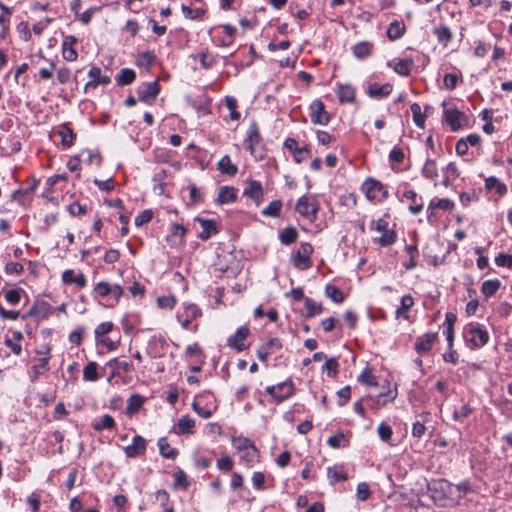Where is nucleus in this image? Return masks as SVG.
<instances>
[{
  "instance_id": "obj_51",
  "label": "nucleus",
  "mask_w": 512,
  "mask_h": 512,
  "mask_svg": "<svg viewBox=\"0 0 512 512\" xmlns=\"http://www.w3.org/2000/svg\"><path fill=\"white\" fill-rule=\"evenodd\" d=\"M339 363L335 358H330L326 360L323 365V370L327 372L329 377H335L338 374Z\"/></svg>"
},
{
  "instance_id": "obj_29",
  "label": "nucleus",
  "mask_w": 512,
  "mask_h": 512,
  "mask_svg": "<svg viewBox=\"0 0 512 512\" xmlns=\"http://www.w3.org/2000/svg\"><path fill=\"white\" fill-rule=\"evenodd\" d=\"M337 95L340 102L352 103L355 99V89L351 85H339Z\"/></svg>"
},
{
  "instance_id": "obj_12",
  "label": "nucleus",
  "mask_w": 512,
  "mask_h": 512,
  "mask_svg": "<svg viewBox=\"0 0 512 512\" xmlns=\"http://www.w3.org/2000/svg\"><path fill=\"white\" fill-rule=\"evenodd\" d=\"M51 306L45 301H37L28 310V312L22 315V319L26 320L30 317L36 319H44L50 314Z\"/></svg>"
},
{
  "instance_id": "obj_34",
  "label": "nucleus",
  "mask_w": 512,
  "mask_h": 512,
  "mask_svg": "<svg viewBox=\"0 0 512 512\" xmlns=\"http://www.w3.org/2000/svg\"><path fill=\"white\" fill-rule=\"evenodd\" d=\"M95 431H102L104 429L112 430L115 427V421L109 414L103 415L100 420L96 421L92 425Z\"/></svg>"
},
{
  "instance_id": "obj_22",
  "label": "nucleus",
  "mask_w": 512,
  "mask_h": 512,
  "mask_svg": "<svg viewBox=\"0 0 512 512\" xmlns=\"http://www.w3.org/2000/svg\"><path fill=\"white\" fill-rule=\"evenodd\" d=\"M414 305V299L410 294L402 296L400 306L396 309V318L409 319V310Z\"/></svg>"
},
{
  "instance_id": "obj_50",
  "label": "nucleus",
  "mask_w": 512,
  "mask_h": 512,
  "mask_svg": "<svg viewBox=\"0 0 512 512\" xmlns=\"http://www.w3.org/2000/svg\"><path fill=\"white\" fill-rule=\"evenodd\" d=\"M327 443L332 448H341L348 446V439L344 436V434L339 433L329 437Z\"/></svg>"
},
{
  "instance_id": "obj_31",
  "label": "nucleus",
  "mask_w": 512,
  "mask_h": 512,
  "mask_svg": "<svg viewBox=\"0 0 512 512\" xmlns=\"http://www.w3.org/2000/svg\"><path fill=\"white\" fill-rule=\"evenodd\" d=\"M58 135L61 138V143L65 147H70L75 139V134L71 128H69L66 124L61 125L58 130Z\"/></svg>"
},
{
  "instance_id": "obj_16",
  "label": "nucleus",
  "mask_w": 512,
  "mask_h": 512,
  "mask_svg": "<svg viewBox=\"0 0 512 512\" xmlns=\"http://www.w3.org/2000/svg\"><path fill=\"white\" fill-rule=\"evenodd\" d=\"M146 449V441L140 436L136 435L133 437L132 444L125 447L124 452L125 455L129 458L137 457L145 452Z\"/></svg>"
},
{
  "instance_id": "obj_27",
  "label": "nucleus",
  "mask_w": 512,
  "mask_h": 512,
  "mask_svg": "<svg viewBox=\"0 0 512 512\" xmlns=\"http://www.w3.org/2000/svg\"><path fill=\"white\" fill-rule=\"evenodd\" d=\"M158 447L160 454L167 459H175L178 455L177 449L170 446L167 439L162 437L158 440Z\"/></svg>"
},
{
  "instance_id": "obj_36",
  "label": "nucleus",
  "mask_w": 512,
  "mask_h": 512,
  "mask_svg": "<svg viewBox=\"0 0 512 512\" xmlns=\"http://www.w3.org/2000/svg\"><path fill=\"white\" fill-rule=\"evenodd\" d=\"M405 32V25L394 21L390 23L388 30H387V36L390 40L394 41L399 39Z\"/></svg>"
},
{
  "instance_id": "obj_11",
  "label": "nucleus",
  "mask_w": 512,
  "mask_h": 512,
  "mask_svg": "<svg viewBox=\"0 0 512 512\" xmlns=\"http://www.w3.org/2000/svg\"><path fill=\"white\" fill-rule=\"evenodd\" d=\"M159 92L160 86L157 81L143 84V86L138 89L140 101L147 104H151L156 99Z\"/></svg>"
},
{
  "instance_id": "obj_59",
  "label": "nucleus",
  "mask_w": 512,
  "mask_h": 512,
  "mask_svg": "<svg viewBox=\"0 0 512 512\" xmlns=\"http://www.w3.org/2000/svg\"><path fill=\"white\" fill-rule=\"evenodd\" d=\"M357 499L360 501H365L370 496L369 486L365 482H361L357 485Z\"/></svg>"
},
{
  "instance_id": "obj_7",
  "label": "nucleus",
  "mask_w": 512,
  "mask_h": 512,
  "mask_svg": "<svg viewBox=\"0 0 512 512\" xmlns=\"http://www.w3.org/2000/svg\"><path fill=\"white\" fill-rule=\"evenodd\" d=\"M250 335V330L247 326L239 327L235 334L231 335L227 339V345L238 352L245 350L248 346L245 344V340Z\"/></svg>"
},
{
  "instance_id": "obj_54",
  "label": "nucleus",
  "mask_w": 512,
  "mask_h": 512,
  "mask_svg": "<svg viewBox=\"0 0 512 512\" xmlns=\"http://www.w3.org/2000/svg\"><path fill=\"white\" fill-rule=\"evenodd\" d=\"M153 213L151 210H144L138 216L135 217V225L141 227L151 221Z\"/></svg>"
},
{
  "instance_id": "obj_40",
  "label": "nucleus",
  "mask_w": 512,
  "mask_h": 512,
  "mask_svg": "<svg viewBox=\"0 0 512 512\" xmlns=\"http://www.w3.org/2000/svg\"><path fill=\"white\" fill-rule=\"evenodd\" d=\"M304 304L307 309V314H306L307 318H312L318 314H321L323 311L322 305L320 303L315 302L311 298H308V297L305 298Z\"/></svg>"
},
{
  "instance_id": "obj_58",
  "label": "nucleus",
  "mask_w": 512,
  "mask_h": 512,
  "mask_svg": "<svg viewBox=\"0 0 512 512\" xmlns=\"http://www.w3.org/2000/svg\"><path fill=\"white\" fill-rule=\"evenodd\" d=\"M182 11L185 17L189 19H199L205 14L203 9L192 10L190 7L185 5H182Z\"/></svg>"
},
{
  "instance_id": "obj_61",
  "label": "nucleus",
  "mask_w": 512,
  "mask_h": 512,
  "mask_svg": "<svg viewBox=\"0 0 512 512\" xmlns=\"http://www.w3.org/2000/svg\"><path fill=\"white\" fill-rule=\"evenodd\" d=\"M185 309V317L189 319H196L197 317L201 316V310L199 307L195 304H187L184 307Z\"/></svg>"
},
{
  "instance_id": "obj_14",
  "label": "nucleus",
  "mask_w": 512,
  "mask_h": 512,
  "mask_svg": "<svg viewBox=\"0 0 512 512\" xmlns=\"http://www.w3.org/2000/svg\"><path fill=\"white\" fill-rule=\"evenodd\" d=\"M261 136L259 134L256 124H252L247 132L245 139L246 149L249 150L250 154L255 158L258 157L256 147L260 144Z\"/></svg>"
},
{
  "instance_id": "obj_24",
  "label": "nucleus",
  "mask_w": 512,
  "mask_h": 512,
  "mask_svg": "<svg viewBox=\"0 0 512 512\" xmlns=\"http://www.w3.org/2000/svg\"><path fill=\"white\" fill-rule=\"evenodd\" d=\"M237 199L236 189L230 186H222L219 189L217 203L228 204L233 203Z\"/></svg>"
},
{
  "instance_id": "obj_64",
  "label": "nucleus",
  "mask_w": 512,
  "mask_h": 512,
  "mask_svg": "<svg viewBox=\"0 0 512 512\" xmlns=\"http://www.w3.org/2000/svg\"><path fill=\"white\" fill-rule=\"evenodd\" d=\"M495 263L499 267H512V256L501 253L495 258Z\"/></svg>"
},
{
  "instance_id": "obj_4",
  "label": "nucleus",
  "mask_w": 512,
  "mask_h": 512,
  "mask_svg": "<svg viewBox=\"0 0 512 512\" xmlns=\"http://www.w3.org/2000/svg\"><path fill=\"white\" fill-rule=\"evenodd\" d=\"M265 390L276 402L281 403L294 394V384L291 380H287L277 385L268 386Z\"/></svg>"
},
{
  "instance_id": "obj_6",
  "label": "nucleus",
  "mask_w": 512,
  "mask_h": 512,
  "mask_svg": "<svg viewBox=\"0 0 512 512\" xmlns=\"http://www.w3.org/2000/svg\"><path fill=\"white\" fill-rule=\"evenodd\" d=\"M374 224L375 230L381 234L376 240L380 246L387 247L396 242L397 234L394 230L388 228L386 220L378 219Z\"/></svg>"
},
{
  "instance_id": "obj_3",
  "label": "nucleus",
  "mask_w": 512,
  "mask_h": 512,
  "mask_svg": "<svg viewBox=\"0 0 512 512\" xmlns=\"http://www.w3.org/2000/svg\"><path fill=\"white\" fill-rule=\"evenodd\" d=\"M312 253V245L310 243H302L299 249L292 255L291 260L293 265L300 270H306L310 268L312 265Z\"/></svg>"
},
{
  "instance_id": "obj_49",
  "label": "nucleus",
  "mask_w": 512,
  "mask_h": 512,
  "mask_svg": "<svg viewBox=\"0 0 512 512\" xmlns=\"http://www.w3.org/2000/svg\"><path fill=\"white\" fill-rule=\"evenodd\" d=\"M144 403V398L141 395L133 394L128 399L127 412L133 413L140 409Z\"/></svg>"
},
{
  "instance_id": "obj_56",
  "label": "nucleus",
  "mask_w": 512,
  "mask_h": 512,
  "mask_svg": "<svg viewBox=\"0 0 512 512\" xmlns=\"http://www.w3.org/2000/svg\"><path fill=\"white\" fill-rule=\"evenodd\" d=\"M21 292H22L21 289L8 290L5 293V299L7 300V302L9 304L16 305L19 303V301L21 299Z\"/></svg>"
},
{
  "instance_id": "obj_18",
  "label": "nucleus",
  "mask_w": 512,
  "mask_h": 512,
  "mask_svg": "<svg viewBox=\"0 0 512 512\" xmlns=\"http://www.w3.org/2000/svg\"><path fill=\"white\" fill-rule=\"evenodd\" d=\"M437 337L438 334L436 332H427L423 336L418 337L415 343L416 351L418 353H428Z\"/></svg>"
},
{
  "instance_id": "obj_1",
  "label": "nucleus",
  "mask_w": 512,
  "mask_h": 512,
  "mask_svg": "<svg viewBox=\"0 0 512 512\" xmlns=\"http://www.w3.org/2000/svg\"><path fill=\"white\" fill-rule=\"evenodd\" d=\"M463 337L471 349L481 348L489 341L487 330L477 322L468 323L464 327Z\"/></svg>"
},
{
  "instance_id": "obj_19",
  "label": "nucleus",
  "mask_w": 512,
  "mask_h": 512,
  "mask_svg": "<svg viewBox=\"0 0 512 512\" xmlns=\"http://www.w3.org/2000/svg\"><path fill=\"white\" fill-rule=\"evenodd\" d=\"M195 420L188 415L182 416L173 428L177 435L194 434Z\"/></svg>"
},
{
  "instance_id": "obj_44",
  "label": "nucleus",
  "mask_w": 512,
  "mask_h": 512,
  "mask_svg": "<svg viewBox=\"0 0 512 512\" xmlns=\"http://www.w3.org/2000/svg\"><path fill=\"white\" fill-rule=\"evenodd\" d=\"M325 295L335 303H341L344 300L343 292L336 286L328 284L325 287Z\"/></svg>"
},
{
  "instance_id": "obj_63",
  "label": "nucleus",
  "mask_w": 512,
  "mask_h": 512,
  "mask_svg": "<svg viewBox=\"0 0 512 512\" xmlns=\"http://www.w3.org/2000/svg\"><path fill=\"white\" fill-rule=\"evenodd\" d=\"M472 412V409L468 405H463L459 410L454 411L453 419L456 421H461L467 418Z\"/></svg>"
},
{
  "instance_id": "obj_33",
  "label": "nucleus",
  "mask_w": 512,
  "mask_h": 512,
  "mask_svg": "<svg viewBox=\"0 0 512 512\" xmlns=\"http://www.w3.org/2000/svg\"><path fill=\"white\" fill-rule=\"evenodd\" d=\"M327 476L330 479L331 484L346 481L348 479L347 474L343 472L342 467L340 466L328 467Z\"/></svg>"
},
{
  "instance_id": "obj_55",
  "label": "nucleus",
  "mask_w": 512,
  "mask_h": 512,
  "mask_svg": "<svg viewBox=\"0 0 512 512\" xmlns=\"http://www.w3.org/2000/svg\"><path fill=\"white\" fill-rule=\"evenodd\" d=\"M155 60V55L153 52L147 51L139 54L137 59V64L139 66H150Z\"/></svg>"
},
{
  "instance_id": "obj_39",
  "label": "nucleus",
  "mask_w": 512,
  "mask_h": 512,
  "mask_svg": "<svg viewBox=\"0 0 512 512\" xmlns=\"http://www.w3.org/2000/svg\"><path fill=\"white\" fill-rule=\"evenodd\" d=\"M413 65L412 59H399L394 65V71L401 76H408Z\"/></svg>"
},
{
  "instance_id": "obj_47",
  "label": "nucleus",
  "mask_w": 512,
  "mask_h": 512,
  "mask_svg": "<svg viewBox=\"0 0 512 512\" xmlns=\"http://www.w3.org/2000/svg\"><path fill=\"white\" fill-rule=\"evenodd\" d=\"M98 365L96 362H89L83 369V377L86 381H96L99 379L97 373Z\"/></svg>"
},
{
  "instance_id": "obj_41",
  "label": "nucleus",
  "mask_w": 512,
  "mask_h": 512,
  "mask_svg": "<svg viewBox=\"0 0 512 512\" xmlns=\"http://www.w3.org/2000/svg\"><path fill=\"white\" fill-rule=\"evenodd\" d=\"M422 175L426 179H434L438 176V169L436 162L432 159H427L423 168H422Z\"/></svg>"
},
{
  "instance_id": "obj_26",
  "label": "nucleus",
  "mask_w": 512,
  "mask_h": 512,
  "mask_svg": "<svg viewBox=\"0 0 512 512\" xmlns=\"http://www.w3.org/2000/svg\"><path fill=\"white\" fill-rule=\"evenodd\" d=\"M240 453V462L248 468L252 467L253 464L258 461L259 451L255 446Z\"/></svg>"
},
{
  "instance_id": "obj_35",
  "label": "nucleus",
  "mask_w": 512,
  "mask_h": 512,
  "mask_svg": "<svg viewBox=\"0 0 512 512\" xmlns=\"http://www.w3.org/2000/svg\"><path fill=\"white\" fill-rule=\"evenodd\" d=\"M501 287V281L498 279L486 280L481 285V292L486 297L493 296Z\"/></svg>"
},
{
  "instance_id": "obj_62",
  "label": "nucleus",
  "mask_w": 512,
  "mask_h": 512,
  "mask_svg": "<svg viewBox=\"0 0 512 512\" xmlns=\"http://www.w3.org/2000/svg\"><path fill=\"white\" fill-rule=\"evenodd\" d=\"M358 381L360 383L368 384V385H377L374 376L372 375L369 369H364L362 373L358 376Z\"/></svg>"
},
{
  "instance_id": "obj_8",
  "label": "nucleus",
  "mask_w": 512,
  "mask_h": 512,
  "mask_svg": "<svg viewBox=\"0 0 512 512\" xmlns=\"http://www.w3.org/2000/svg\"><path fill=\"white\" fill-rule=\"evenodd\" d=\"M310 119L314 124L327 125L330 116L325 111L324 103L321 100H314L310 105Z\"/></svg>"
},
{
  "instance_id": "obj_23",
  "label": "nucleus",
  "mask_w": 512,
  "mask_h": 512,
  "mask_svg": "<svg viewBox=\"0 0 512 512\" xmlns=\"http://www.w3.org/2000/svg\"><path fill=\"white\" fill-rule=\"evenodd\" d=\"M403 197L411 202L409 206V211L417 215L423 209V201L420 197H418L417 193L413 190H407L403 193Z\"/></svg>"
},
{
  "instance_id": "obj_2",
  "label": "nucleus",
  "mask_w": 512,
  "mask_h": 512,
  "mask_svg": "<svg viewBox=\"0 0 512 512\" xmlns=\"http://www.w3.org/2000/svg\"><path fill=\"white\" fill-rule=\"evenodd\" d=\"M362 190L370 201L381 202L389 197L386 187L373 178H368L364 181Z\"/></svg>"
},
{
  "instance_id": "obj_52",
  "label": "nucleus",
  "mask_w": 512,
  "mask_h": 512,
  "mask_svg": "<svg viewBox=\"0 0 512 512\" xmlns=\"http://www.w3.org/2000/svg\"><path fill=\"white\" fill-rule=\"evenodd\" d=\"M378 435L380 439L384 442H389L391 440L393 431L390 425L385 422H382L377 429Z\"/></svg>"
},
{
  "instance_id": "obj_10",
  "label": "nucleus",
  "mask_w": 512,
  "mask_h": 512,
  "mask_svg": "<svg viewBox=\"0 0 512 512\" xmlns=\"http://www.w3.org/2000/svg\"><path fill=\"white\" fill-rule=\"evenodd\" d=\"M444 120L451 130L457 131L467 123L466 115L457 109H447L444 112Z\"/></svg>"
},
{
  "instance_id": "obj_48",
  "label": "nucleus",
  "mask_w": 512,
  "mask_h": 512,
  "mask_svg": "<svg viewBox=\"0 0 512 512\" xmlns=\"http://www.w3.org/2000/svg\"><path fill=\"white\" fill-rule=\"evenodd\" d=\"M434 34L436 35L439 42L447 44L452 39V32L447 26H440L434 29Z\"/></svg>"
},
{
  "instance_id": "obj_9",
  "label": "nucleus",
  "mask_w": 512,
  "mask_h": 512,
  "mask_svg": "<svg viewBox=\"0 0 512 512\" xmlns=\"http://www.w3.org/2000/svg\"><path fill=\"white\" fill-rule=\"evenodd\" d=\"M95 293L99 297H106L111 295L116 301H118L123 295V288L119 284L111 285L108 282L101 281L95 285Z\"/></svg>"
},
{
  "instance_id": "obj_42",
  "label": "nucleus",
  "mask_w": 512,
  "mask_h": 512,
  "mask_svg": "<svg viewBox=\"0 0 512 512\" xmlns=\"http://www.w3.org/2000/svg\"><path fill=\"white\" fill-rule=\"evenodd\" d=\"M410 109L413 115V121L415 125L419 128H424L426 114L421 112L420 105L418 103H413Z\"/></svg>"
},
{
  "instance_id": "obj_32",
  "label": "nucleus",
  "mask_w": 512,
  "mask_h": 512,
  "mask_svg": "<svg viewBox=\"0 0 512 512\" xmlns=\"http://www.w3.org/2000/svg\"><path fill=\"white\" fill-rule=\"evenodd\" d=\"M107 366L113 369L112 376H115L119 370L130 372L133 370V365L127 361H121L117 358L111 359L107 362Z\"/></svg>"
},
{
  "instance_id": "obj_60",
  "label": "nucleus",
  "mask_w": 512,
  "mask_h": 512,
  "mask_svg": "<svg viewBox=\"0 0 512 512\" xmlns=\"http://www.w3.org/2000/svg\"><path fill=\"white\" fill-rule=\"evenodd\" d=\"M389 160L391 163L400 164L404 160V152L401 148L394 147L389 154Z\"/></svg>"
},
{
  "instance_id": "obj_25",
  "label": "nucleus",
  "mask_w": 512,
  "mask_h": 512,
  "mask_svg": "<svg viewBox=\"0 0 512 512\" xmlns=\"http://www.w3.org/2000/svg\"><path fill=\"white\" fill-rule=\"evenodd\" d=\"M201 224L202 231L199 234V238L202 240H208L212 234L217 233V223L214 220H206L202 218L197 219Z\"/></svg>"
},
{
  "instance_id": "obj_43",
  "label": "nucleus",
  "mask_w": 512,
  "mask_h": 512,
  "mask_svg": "<svg viewBox=\"0 0 512 512\" xmlns=\"http://www.w3.org/2000/svg\"><path fill=\"white\" fill-rule=\"evenodd\" d=\"M279 238L283 244L289 245L297 240L298 232L293 227H287L280 233Z\"/></svg>"
},
{
  "instance_id": "obj_57",
  "label": "nucleus",
  "mask_w": 512,
  "mask_h": 512,
  "mask_svg": "<svg viewBox=\"0 0 512 512\" xmlns=\"http://www.w3.org/2000/svg\"><path fill=\"white\" fill-rule=\"evenodd\" d=\"M233 461L229 456H223L217 460V467L219 470L229 472L233 468Z\"/></svg>"
},
{
  "instance_id": "obj_45",
  "label": "nucleus",
  "mask_w": 512,
  "mask_h": 512,
  "mask_svg": "<svg viewBox=\"0 0 512 512\" xmlns=\"http://www.w3.org/2000/svg\"><path fill=\"white\" fill-rule=\"evenodd\" d=\"M232 445L239 453L255 446L250 439L243 436L233 437Z\"/></svg>"
},
{
  "instance_id": "obj_15",
  "label": "nucleus",
  "mask_w": 512,
  "mask_h": 512,
  "mask_svg": "<svg viewBox=\"0 0 512 512\" xmlns=\"http://www.w3.org/2000/svg\"><path fill=\"white\" fill-rule=\"evenodd\" d=\"M88 76L90 80L85 85V91H87L90 87L96 88L98 85H108L111 81L109 76L102 75L101 69L95 66L89 70Z\"/></svg>"
},
{
  "instance_id": "obj_37",
  "label": "nucleus",
  "mask_w": 512,
  "mask_h": 512,
  "mask_svg": "<svg viewBox=\"0 0 512 512\" xmlns=\"http://www.w3.org/2000/svg\"><path fill=\"white\" fill-rule=\"evenodd\" d=\"M136 77V73L134 70L129 68H123L120 73L116 76V82L118 85H128L131 84Z\"/></svg>"
},
{
  "instance_id": "obj_30",
  "label": "nucleus",
  "mask_w": 512,
  "mask_h": 512,
  "mask_svg": "<svg viewBox=\"0 0 512 512\" xmlns=\"http://www.w3.org/2000/svg\"><path fill=\"white\" fill-rule=\"evenodd\" d=\"M218 169L221 173L234 176L237 173V166L234 165L229 156H223L218 162Z\"/></svg>"
},
{
  "instance_id": "obj_21",
  "label": "nucleus",
  "mask_w": 512,
  "mask_h": 512,
  "mask_svg": "<svg viewBox=\"0 0 512 512\" xmlns=\"http://www.w3.org/2000/svg\"><path fill=\"white\" fill-rule=\"evenodd\" d=\"M393 86L390 83L383 85L372 83L368 86L367 94L371 98H382L388 96L392 92Z\"/></svg>"
},
{
  "instance_id": "obj_17",
  "label": "nucleus",
  "mask_w": 512,
  "mask_h": 512,
  "mask_svg": "<svg viewBox=\"0 0 512 512\" xmlns=\"http://www.w3.org/2000/svg\"><path fill=\"white\" fill-rule=\"evenodd\" d=\"M77 41V38L73 35H68L64 38L62 43V54L66 61L74 62L77 60L78 54L73 48Z\"/></svg>"
},
{
  "instance_id": "obj_46",
  "label": "nucleus",
  "mask_w": 512,
  "mask_h": 512,
  "mask_svg": "<svg viewBox=\"0 0 512 512\" xmlns=\"http://www.w3.org/2000/svg\"><path fill=\"white\" fill-rule=\"evenodd\" d=\"M453 207H454V203L450 199L443 198V199L432 200L429 203L428 210L441 209V210L449 211V210H452Z\"/></svg>"
},
{
  "instance_id": "obj_5",
  "label": "nucleus",
  "mask_w": 512,
  "mask_h": 512,
  "mask_svg": "<svg viewBox=\"0 0 512 512\" xmlns=\"http://www.w3.org/2000/svg\"><path fill=\"white\" fill-rule=\"evenodd\" d=\"M295 210L303 217L310 221L316 219L318 212V205L315 199L311 196H302L298 199Z\"/></svg>"
},
{
  "instance_id": "obj_13",
  "label": "nucleus",
  "mask_w": 512,
  "mask_h": 512,
  "mask_svg": "<svg viewBox=\"0 0 512 512\" xmlns=\"http://www.w3.org/2000/svg\"><path fill=\"white\" fill-rule=\"evenodd\" d=\"M243 195L252 199L255 204L259 206L263 200V189L261 183L256 180L248 181L247 186L243 191Z\"/></svg>"
},
{
  "instance_id": "obj_53",
  "label": "nucleus",
  "mask_w": 512,
  "mask_h": 512,
  "mask_svg": "<svg viewBox=\"0 0 512 512\" xmlns=\"http://www.w3.org/2000/svg\"><path fill=\"white\" fill-rule=\"evenodd\" d=\"M461 79V76L454 74V73H447L444 75L443 82L447 89H454L458 83V81Z\"/></svg>"
},
{
  "instance_id": "obj_20",
  "label": "nucleus",
  "mask_w": 512,
  "mask_h": 512,
  "mask_svg": "<svg viewBox=\"0 0 512 512\" xmlns=\"http://www.w3.org/2000/svg\"><path fill=\"white\" fill-rule=\"evenodd\" d=\"M62 281L65 284H75L79 288H83L87 284L86 276L83 273L75 274L71 269H67L63 272Z\"/></svg>"
},
{
  "instance_id": "obj_38",
  "label": "nucleus",
  "mask_w": 512,
  "mask_h": 512,
  "mask_svg": "<svg viewBox=\"0 0 512 512\" xmlns=\"http://www.w3.org/2000/svg\"><path fill=\"white\" fill-rule=\"evenodd\" d=\"M281 209L282 202L280 200H273L261 211V214L266 217L277 218L280 216Z\"/></svg>"
},
{
  "instance_id": "obj_28",
  "label": "nucleus",
  "mask_w": 512,
  "mask_h": 512,
  "mask_svg": "<svg viewBox=\"0 0 512 512\" xmlns=\"http://www.w3.org/2000/svg\"><path fill=\"white\" fill-rule=\"evenodd\" d=\"M372 44L367 41H362L352 47L353 55L358 59H364L371 54Z\"/></svg>"
}]
</instances>
